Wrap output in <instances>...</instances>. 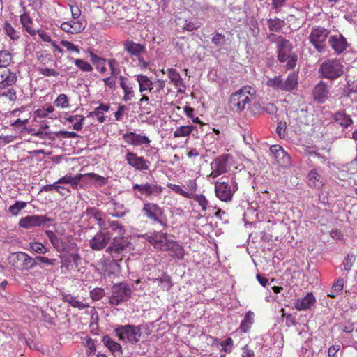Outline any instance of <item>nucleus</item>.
Returning <instances> with one entry per match:
<instances>
[{
  "label": "nucleus",
  "instance_id": "f257e3e1",
  "mask_svg": "<svg viewBox=\"0 0 357 357\" xmlns=\"http://www.w3.org/2000/svg\"><path fill=\"white\" fill-rule=\"evenodd\" d=\"M256 98V90L250 86H244L233 93L229 98V107L234 112L241 113Z\"/></svg>",
  "mask_w": 357,
  "mask_h": 357
},
{
  "label": "nucleus",
  "instance_id": "f03ea898",
  "mask_svg": "<svg viewBox=\"0 0 357 357\" xmlns=\"http://www.w3.org/2000/svg\"><path fill=\"white\" fill-rule=\"evenodd\" d=\"M277 47L278 61L281 63L287 62L285 68L287 70L294 68L297 63L298 56L292 51V45L290 41L282 38L278 42Z\"/></svg>",
  "mask_w": 357,
  "mask_h": 357
},
{
  "label": "nucleus",
  "instance_id": "7ed1b4c3",
  "mask_svg": "<svg viewBox=\"0 0 357 357\" xmlns=\"http://www.w3.org/2000/svg\"><path fill=\"white\" fill-rule=\"evenodd\" d=\"M164 188L156 182L135 183L132 185V190L135 197L142 199L144 198L154 199L159 197L163 192Z\"/></svg>",
  "mask_w": 357,
  "mask_h": 357
},
{
  "label": "nucleus",
  "instance_id": "20e7f679",
  "mask_svg": "<svg viewBox=\"0 0 357 357\" xmlns=\"http://www.w3.org/2000/svg\"><path fill=\"white\" fill-rule=\"evenodd\" d=\"M344 66L337 59H327L319 67V73L324 78L335 79L344 73Z\"/></svg>",
  "mask_w": 357,
  "mask_h": 357
},
{
  "label": "nucleus",
  "instance_id": "39448f33",
  "mask_svg": "<svg viewBox=\"0 0 357 357\" xmlns=\"http://www.w3.org/2000/svg\"><path fill=\"white\" fill-rule=\"evenodd\" d=\"M132 294L131 287L126 282L114 284L111 289V296L109 298V303L112 305L128 301Z\"/></svg>",
  "mask_w": 357,
  "mask_h": 357
},
{
  "label": "nucleus",
  "instance_id": "423d86ee",
  "mask_svg": "<svg viewBox=\"0 0 357 357\" xmlns=\"http://www.w3.org/2000/svg\"><path fill=\"white\" fill-rule=\"evenodd\" d=\"M130 244V241L126 237L116 236L112 238L105 251L111 255L114 261H121L122 257L128 253Z\"/></svg>",
  "mask_w": 357,
  "mask_h": 357
},
{
  "label": "nucleus",
  "instance_id": "0eeeda50",
  "mask_svg": "<svg viewBox=\"0 0 357 357\" xmlns=\"http://www.w3.org/2000/svg\"><path fill=\"white\" fill-rule=\"evenodd\" d=\"M114 333L121 341L127 340L132 344H136L139 341L141 336V326L127 324L119 326Z\"/></svg>",
  "mask_w": 357,
  "mask_h": 357
},
{
  "label": "nucleus",
  "instance_id": "6e6552de",
  "mask_svg": "<svg viewBox=\"0 0 357 357\" xmlns=\"http://www.w3.org/2000/svg\"><path fill=\"white\" fill-rule=\"evenodd\" d=\"M142 211L144 215L152 222H158L164 227H167L164 210L157 204L146 202L143 204Z\"/></svg>",
  "mask_w": 357,
  "mask_h": 357
},
{
  "label": "nucleus",
  "instance_id": "1a4fd4ad",
  "mask_svg": "<svg viewBox=\"0 0 357 357\" xmlns=\"http://www.w3.org/2000/svg\"><path fill=\"white\" fill-rule=\"evenodd\" d=\"M238 189V185L236 181H232L231 185L226 181H216L215 182V195L222 202H229L231 201Z\"/></svg>",
  "mask_w": 357,
  "mask_h": 357
},
{
  "label": "nucleus",
  "instance_id": "9d476101",
  "mask_svg": "<svg viewBox=\"0 0 357 357\" xmlns=\"http://www.w3.org/2000/svg\"><path fill=\"white\" fill-rule=\"evenodd\" d=\"M111 234L107 229H100L95 236L89 240V245L93 250H102L107 248V245L111 241Z\"/></svg>",
  "mask_w": 357,
  "mask_h": 357
},
{
  "label": "nucleus",
  "instance_id": "9b49d317",
  "mask_svg": "<svg viewBox=\"0 0 357 357\" xmlns=\"http://www.w3.org/2000/svg\"><path fill=\"white\" fill-rule=\"evenodd\" d=\"M329 31L326 29L317 26L312 28L309 36L310 42L319 52L322 51L325 47V41L328 38Z\"/></svg>",
  "mask_w": 357,
  "mask_h": 357
},
{
  "label": "nucleus",
  "instance_id": "f8f14e48",
  "mask_svg": "<svg viewBox=\"0 0 357 357\" xmlns=\"http://www.w3.org/2000/svg\"><path fill=\"white\" fill-rule=\"evenodd\" d=\"M148 241L155 248L161 251H169L171 242L174 240L169 238L167 233L154 232L151 236H146Z\"/></svg>",
  "mask_w": 357,
  "mask_h": 357
},
{
  "label": "nucleus",
  "instance_id": "ddd939ff",
  "mask_svg": "<svg viewBox=\"0 0 357 357\" xmlns=\"http://www.w3.org/2000/svg\"><path fill=\"white\" fill-rule=\"evenodd\" d=\"M127 163L137 171H146L149 169L150 161L142 156H138L133 152H128L126 155Z\"/></svg>",
  "mask_w": 357,
  "mask_h": 357
},
{
  "label": "nucleus",
  "instance_id": "4468645a",
  "mask_svg": "<svg viewBox=\"0 0 357 357\" xmlns=\"http://www.w3.org/2000/svg\"><path fill=\"white\" fill-rule=\"evenodd\" d=\"M52 219L45 215H33L22 218L19 221V226L22 228H31L52 222Z\"/></svg>",
  "mask_w": 357,
  "mask_h": 357
},
{
  "label": "nucleus",
  "instance_id": "2eb2a0df",
  "mask_svg": "<svg viewBox=\"0 0 357 357\" xmlns=\"http://www.w3.org/2000/svg\"><path fill=\"white\" fill-rule=\"evenodd\" d=\"M86 22L82 19H73L61 23L60 28L63 31L70 34L81 33L85 29Z\"/></svg>",
  "mask_w": 357,
  "mask_h": 357
},
{
  "label": "nucleus",
  "instance_id": "dca6fc26",
  "mask_svg": "<svg viewBox=\"0 0 357 357\" xmlns=\"http://www.w3.org/2000/svg\"><path fill=\"white\" fill-rule=\"evenodd\" d=\"M270 151L280 166L287 167L290 165L291 158L281 146L272 145Z\"/></svg>",
  "mask_w": 357,
  "mask_h": 357
},
{
  "label": "nucleus",
  "instance_id": "f3484780",
  "mask_svg": "<svg viewBox=\"0 0 357 357\" xmlns=\"http://www.w3.org/2000/svg\"><path fill=\"white\" fill-rule=\"evenodd\" d=\"M122 138L126 144L134 146H139L143 144L149 145L151 143L149 137L135 132H126L123 134Z\"/></svg>",
  "mask_w": 357,
  "mask_h": 357
},
{
  "label": "nucleus",
  "instance_id": "a211bd4d",
  "mask_svg": "<svg viewBox=\"0 0 357 357\" xmlns=\"http://www.w3.org/2000/svg\"><path fill=\"white\" fill-rule=\"evenodd\" d=\"M167 73L171 82L177 89V92L178 93H183L185 91L186 86L179 73L176 69L167 68Z\"/></svg>",
  "mask_w": 357,
  "mask_h": 357
},
{
  "label": "nucleus",
  "instance_id": "6ab92c4d",
  "mask_svg": "<svg viewBox=\"0 0 357 357\" xmlns=\"http://www.w3.org/2000/svg\"><path fill=\"white\" fill-rule=\"evenodd\" d=\"M22 11L23 13L20 15L22 26L31 36H35L36 35V29L33 26V19L24 6L22 8Z\"/></svg>",
  "mask_w": 357,
  "mask_h": 357
},
{
  "label": "nucleus",
  "instance_id": "aec40b11",
  "mask_svg": "<svg viewBox=\"0 0 357 357\" xmlns=\"http://www.w3.org/2000/svg\"><path fill=\"white\" fill-rule=\"evenodd\" d=\"M119 85L123 91V100L124 101L131 100L135 96V90L132 84L128 79L123 75L119 76Z\"/></svg>",
  "mask_w": 357,
  "mask_h": 357
},
{
  "label": "nucleus",
  "instance_id": "412c9836",
  "mask_svg": "<svg viewBox=\"0 0 357 357\" xmlns=\"http://www.w3.org/2000/svg\"><path fill=\"white\" fill-rule=\"evenodd\" d=\"M328 43L337 54L342 53L347 47V40L341 34L331 36Z\"/></svg>",
  "mask_w": 357,
  "mask_h": 357
},
{
  "label": "nucleus",
  "instance_id": "4be33fe9",
  "mask_svg": "<svg viewBox=\"0 0 357 357\" xmlns=\"http://www.w3.org/2000/svg\"><path fill=\"white\" fill-rule=\"evenodd\" d=\"M17 82V75L15 73L11 71L8 68L0 67V84L4 87L10 86Z\"/></svg>",
  "mask_w": 357,
  "mask_h": 357
},
{
  "label": "nucleus",
  "instance_id": "5701e85b",
  "mask_svg": "<svg viewBox=\"0 0 357 357\" xmlns=\"http://www.w3.org/2000/svg\"><path fill=\"white\" fill-rule=\"evenodd\" d=\"M123 49L130 55L139 57L146 52V47L144 45L135 43L132 40H126L123 43Z\"/></svg>",
  "mask_w": 357,
  "mask_h": 357
},
{
  "label": "nucleus",
  "instance_id": "b1692460",
  "mask_svg": "<svg viewBox=\"0 0 357 357\" xmlns=\"http://www.w3.org/2000/svg\"><path fill=\"white\" fill-rule=\"evenodd\" d=\"M61 300L63 302L68 303L71 307L74 308H77L79 310H82L89 307V305L88 303H84L79 301L77 296H74L65 292H61Z\"/></svg>",
  "mask_w": 357,
  "mask_h": 357
},
{
  "label": "nucleus",
  "instance_id": "393cba45",
  "mask_svg": "<svg viewBox=\"0 0 357 357\" xmlns=\"http://www.w3.org/2000/svg\"><path fill=\"white\" fill-rule=\"evenodd\" d=\"M316 302V298L312 293H307L303 298H298L295 303L294 307L299 310H306L310 308Z\"/></svg>",
  "mask_w": 357,
  "mask_h": 357
},
{
  "label": "nucleus",
  "instance_id": "a878e982",
  "mask_svg": "<svg viewBox=\"0 0 357 357\" xmlns=\"http://www.w3.org/2000/svg\"><path fill=\"white\" fill-rule=\"evenodd\" d=\"M135 79L139 85V91L141 93L145 91L151 93L153 91V82L148 76L144 74H137L135 75Z\"/></svg>",
  "mask_w": 357,
  "mask_h": 357
},
{
  "label": "nucleus",
  "instance_id": "bb28decb",
  "mask_svg": "<svg viewBox=\"0 0 357 357\" xmlns=\"http://www.w3.org/2000/svg\"><path fill=\"white\" fill-rule=\"evenodd\" d=\"M307 178V185L310 188L319 189L324 185V178L315 169L309 172Z\"/></svg>",
  "mask_w": 357,
  "mask_h": 357
},
{
  "label": "nucleus",
  "instance_id": "cd10ccee",
  "mask_svg": "<svg viewBox=\"0 0 357 357\" xmlns=\"http://www.w3.org/2000/svg\"><path fill=\"white\" fill-rule=\"evenodd\" d=\"M328 92L327 84L324 82L320 81L314 89V98L319 102H324L328 97Z\"/></svg>",
  "mask_w": 357,
  "mask_h": 357
},
{
  "label": "nucleus",
  "instance_id": "c85d7f7f",
  "mask_svg": "<svg viewBox=\"0 0 357 357\" xmlns=\"http://www.w3.org/2000/svg\"><path fill=\"white\" fill-rule=\"evenodd\" d=\"M15 258L17 261L22 262L21 268L22 270H30L37 265V259H36V257L32 258L25 252H17L15 255Z\"/></svg>",
  "mask_w": 357,
  "mask_h": 357
},
{
  "label": "nucleus",
  "instance_id": "c756f323",
  "mask_svg": "<svg viewBox=\"0 0 357 357\" xmlns=\"http://www.w3.org/2000/svg\"><path fill=\"white\" fill-rule=\"evenodd\" d=\"M102 342L113 354L114 357H119L122 354L123 351L121 344L112 340L109 335H104Z\"/></svg>",
  "mask_w": 357,
  "mask_h": 357
},
{
  "label": "nucleus",
  "instance_id": "7c9ffc66",
  "mask_svg": "<svg viewBox=\"0 0 357 357\" xmlns=\"http://www.w3.org/2000/svg\"><path fill=\"white\" fill-rule=\"evenodd\" d=\"M86 214L90 218H93L98 223L100 229H107V222L102 218V213L96 208H87Z\"/></svg>",
  "mask_w": 357,
  "mask_h": 357
},
{
  "label": "nucleus",
  "instance_id": "2f4dec72",
  "mask_svg": "<svg viewBox=\"0 0 357 357\" xmlns=\"http://www.w3.org/2000/svg\"><path fill=\"white\" fill-rule=\"evenodd\" d=\"M83 177L84 175L82 174H78L75 176H73L71 174H66L65 176L61 177L57 181V183L61 184H70L73 189H77L81 179Z\"/></svg>",
  "mask_w": 357,
  "mask_h": 357
},
{
  "label": "nucleus",
  "instance_id": "473e14b6",
  "mask_svg": "<svg viewBox=\"0 0 357 357\" xmlns=\"http://www.w3.org/2000/svg\"><path fill=\"white\" fill-rule=\"evenodd\" d=\"M333 119L340 126L344 128H348L353 123L350 115L347 114L344 111L335 112L333 116Z\"/></svg>",
  "mask_w": 357,
  "mask_h": 357
},
{
  "label": "nucleus",
  "instance_id": "72a5a7b5",
  "mask_svg": "<svg viewBox=\"0 0 357 357\" xmlns=\"http://www.w3.org/2000/svg\"><path fill=\"white\" fill-rule=\"evenodd\" d=\"M298 74L296 73H292L289 74L286 80H283V86H282V91L290 92L295 89H296L298 86Z\"/></svg>",
  "mask_w": 357,
  "mask_h": 357
},
{
  "label": "nucleus",
  "instance_id": "f704fd0d",
  "mask_svg": "<svg viewBox=\"0 0 357 357\" xmlns=\"http://www.w3.org/2000/svg\"><path fill=\"white\" fill-rule=\"evenodd\" d=\"M255 314L253 312L249 310L245 315L243 319L239 326V330L244 333H247L250 331L254 324Z\"/></svg>",
  "mask_w": 357,
  "mask_h": 357
},
{
  "label": "nucleus",
  "instance_id": "c9c22d12",
  "mask_svg": "<svg viewBox=\"0 0 357 357\" xmlns=\"http://www.w3.org/2000/svg\"><path fill=\"white\" fill-rule=\"evenodd\" d=\"M45 234L50 241L53 247L58 251L61 252L65 249V244L61 238H59L54 231L47 230Z\"/></svg>",
  "mask_w": 357,
  "mask_h": 357
},
{
  "label": "nucleus",
  "instance_id": "e433bc0d",
  "mask_svg": "<svg viewBox=\"0 0 357 357\" xmlns=\"http://www.w3.org/2000/svg\"><path fill=\"white\" fill-rule=\"evenodd\" d=\"M187 199H192L197 202L199 206L201 207L202 211L205 212L208 208L209 202L206 199V196L203 194H194L190 192L189 197Z\"/></svg>",
  "mask_w": 357,
  "mask_h": 357
},
{
  "label": "nucleus",
  "instance_id": "4c0bfd02",
  "mask_svg": "<svg viewBox=\"0 0 357 357\" xmlns=\"http://www.w3.org/2000/svg\"><path fill=\"white\" fill-rule=\"evenodd\" d=\"M344 281L342 278L337 279L330 291V293L328 294V296L332 298H335L337 296L340 295L344 288Z\"/></svg>",
  "mask_w": 357,
  "mask_h": 357
},
{
  "label": "nucleus",
  "instance_id": "58836bf2",
  "mask_svg": "<svg viewBox=\"0 0 357 357\" xmlns=\"http://www.w3.org/2000/svg\"><path fill=\"white\" fill-rule=\"evenodd\" d=\"M58 184L60 183H57L56 181L53 184L46 185L43 187V190L47 192L55 190L58 193L61 194L63 196H69L71 192L70 190L66 187L59 185Z\"/></svg>",
  "mask_w": 357,
  "mask_h": 357
},
{
  "label": "nucleus",
  "instance_id": "ea45409f",
  "mask_svg": "<svg viewBox=\"0 0 357 357\" xmlns=\"http://www.w3.org/2000/svg\"><path fill=\"white\" fill-rule=\"evenodd\" d=\"M169 251H172L173 252L172 257H174L178 259H183L184 257V248L176 241H173L171 242Z\"/></svg>",
  "mask_w": 357,
  "mask_h": 357
},
{
  "label": "nucleus",
  "instance_id": "a19ab883",
  "mask_svg": "<svg viewBox=\"0 0 357 357\" xmlns=\"http://www.w3.org/2000/svg\"><path fill=\"white\" fill-rule=\"evenodd\" d=\"M83 175L84 177L89 178L93 184L98 185V186H103L108 182V178L107 177L102 176L93 172L84 174Z\"/></svg>",
  "mask_w": 357,
  "mask_h": 357
},
{
  "label": "nucleus",
  "instance_id": "79ce46f5",
  "mask_svg": "<svg viewBox=\"0 0 357 357\" xmlns=\"http://www.w3.org/2000/svg\"><path fill=\"white\" fill-rule=\"evenodd\" d=\"M195 128L194 126H182L176 128L173 135L175 138L188 137Z\"/></svg>",
  "mask_w": 357,
  "mask_h": 357
},
{
  "label": "nucleus",
  "instance_id": "37998d69",
  "mask_svg": "<svg viewBox=\"0 0 357 357\" xmlns=\"http://www.w3.org/2000/svg\"><path fill=\"white\" fill-rule=\"evenodd\" d=\"M267 24L269 30L273 32L280 31L285 26L284 21L279 18L268 19L267 20Z\"/></svg>",
  "mask_w": 357,
  "mask_h": 357
},
{
  "label": "nucleus",
  "instance_id": "c03bdc74",
  "mask_svg": "<svg viewBox=\"0 0 357 357\" xmlns=\"http://www.w3.org/2000/svg\"><path fill=\"white\" fill-rule=\"evenodd\" d=\"M13 63V55L8 50L0 51V67L8 68Z\"/></svg>",
  "mask_w": 357,
  "mask_h": 357
},
{
  "label": "nucleus",
  "instance_id": "a18cd8bd",
  "mask_svg": "<svg viewBox=\"0 0 357 357\" xmlns=\"http://www.w3.org/2000/svg\"><path fill=\"white\" fill-rule=\"evenodd\" d=\"M107 228H110L113 231H116L119 236H124L126 230L119 222L115 220H108L107 222Z\"/></svg>",
  "mask_w": 357,
  "mask_h": 357
},
{
  "label": "nucleus",
  "instance_id": "49530a36",
  "mask_svg": "<svg viewBox=\"0 0 357 357\" xmlns=\"http://www.w3.org/2000/svg\"><path fill=\"white\" fill-rule=\"evenodd\" d=\"M74 63L82 72L91 73L93 70L91 64L82 59H74Z\"/></svg>",
  "mask_w": 357,
  "mask_h": 357
},
{
  "label": "nucleus",
  "instance_id": "de8ad7c7",
  "mask_svg": "<svg viewBox=\"0 0 357 357\" xmlns=\"http://www.w3.org/2000/svg\"><path fill=\"white\" fill-rule=\"evenodd\" d=\"M266 85L274 89L282 91L283 79L281 76H275L273 78L268 79Z\"/></svg>",
  "mask_w": 357,
  "mask_h": 357
},
{
  "label": "nucleus",
  "instance_id": "09e8293b",
  "mask_svg": "<svg viewBox=\"0 0 357 357\" xmlns=\"http://www.w3.org/2000/svg\"><path fill=\"white\" fill-rule=\"evenodd\" d=\"M106 63L109 66L110 75L118 76V75L121 73L118 61L116 59L111 58L107 59Z\"/></svg>",
  "mask_w": 357,
  "mask_h": 357
},
{
  "label": "nucleus",
  "instance_id": "8fccbe9b",
  "mask_svg": "<svg viewBox=\"0 0 357 357\" xmlns=\"http://www.w3.org/2000/svg\"><path fill=\"white\" fill-rule=\"evenodd\" d=\"M26 205L25 202L17 201L13 205L10 206L8 211L12 215L17 216L22 209L26 207Z\"/></svg>",
  "mask_w": 357,
  "mask_h": 357
},
{
  "label": "nucleus",
  "instance_id": "3c124183",
  "mask_svg": "<svg viewBox=\"0 0 357 357\" xmlns=\"http://www.w3.org/2000/svg\"><path fill=\"white\" fill-rule=\"evenodd\" d=\"M54 103L56 107H60L61 109L68 108L70 105L68 98L64 93L59 95L54 100Z\"/></svg>",
  "mask_w": 357,
  "mask_h": 357
},
{
  "label": "nucleus",
  "instance_id": "603ef678",
  "mask_svg": "<svg viewBox=\"0 0 357 357\" xmlns=\"http://www.w3.org/2000/svg\"><path fill=\"white\" fill-rule=\"evenodd\" d=\"M3 29L10 39L15 40L20 38L19 33L15 29L10 23L6 22L4 23Z\"/></svg>",
  "mask_w": 357,
  "mask_h": 357
},
{
  "label": "nucleus",
  "instance_id": "864d4df0",
  "mask_svg": "<svg viewBox=\"0 0 357 357\" xmlns=\"http://www.w3.org/2000/svg\"><path fill=\"white\" fill-rule=\"evenodd\" d=\"M37 71L45 77H57L59 75V71L47 67H39L37 68Z\"/></svg>",
  "mask_w": 357,
  "mask_h": 357
},
{
  "label": "nucleus",
  "instance_id": "5fc2aeb1",
  "mask_svg": "<svg viewBox=\"0 0 357 357\" xmlns=\"http://www.w3.org/2000/svg\"><path fill=\"white\" fill-rule=\"evenodd\" d=\"M0 96L10 102H15L17 100V93L13 88H9L2 91Z\"/></svg>",
  "mask_w": 357,
  "mask_h": 357
},
{
  "label": "nucleus",
  "instance_id": "6e6d98bb",
  "mask_svg": "<svg viewBox=\"0 0 357 357\" xmlns=\"http://www.w3.org/2000/svg\"><path fill=\"white\" fill-rule=\"evenodd\" d=\"M29 248L38 254H45L47 252V249L40 242H30Z\"/></svg>",
  "mask_w": 357,
  "mask_h": 357
},
{
  "label": "nucleus",
  "instance_id": "4d7b16f0",
  "mask_svg": "<svg viewBox=\"0 0 357 357\" xmlns=\"http://www.w3.org/2000/svg\"><path fill=\"white\" fill-rule=\"evenodd\" d=\"M61 45L63 47H65L66 50L69 52H75L77 54H79L80 52V49L79 46L75 45L74 43L70 41L62 40L61 41Z\"/></svg>",
  "mask_w": 357,
  "mask_h": 357
},
{
  "label": "nucleus",
  "instance_id": "13d9d810",
  "mask_svg": "<svg viewBox=\"0 0 357 357\" xmlns=\"http://www.w3.org/2000/svg\"><path fill=\"white\" fill-rule=\"evenodd\" d=\"M91 61L96 66V69H99L100 64H105L107 59L96 54L93 52H89Z\"/></svg>",
  "mask_w": 357,
  "mask_h": 357
},
{
  "label": "nucleus",
  "instance_id": "bf43d9fd",
  "mask_svg": "<svg viewBox=\"0 0 357 357\" xmlns=\"http://www.w3.org/2000/svg\"><path fill=\"white\" fill-rule=\"evenodd\" d=\"M167 186L172 190L174 192L183 196L185 198H188L189 197V192H187L184 190L180 185L176 184H173L171 183H169L167 184Z\"/></svg>",
  "mask_w": 357,
  "mask_h": 357
},
{
  "label": "nucleus",
  "instance_id": "052dcab7",
  "mask_svg": "<svg viewBox=\"0 0 357 357\" xmlns=\"http://www.w3.org/2000/svg\"><path fill=\"white\" fill-rule=\"evenodd\" d=\"M85 347L86 352L88 356L93 355L96 351L95 341L91 337L86 338Z\"/></svg>",
  "mask_w": 357,
  "mask_h": 357
},
{
  "label": "nucleus",
  "instance_id": "680f3d73",
  "mask_svg": "<svg viewBox=\"0 0 357 357\" xmlns=\"http://www.w3.org/2000/svg\"><path fill=\"white\" fill-rule=\"evenodd\" d=\"M104 289L96 287L90 291V296L93 301H99L105 296Z\"/></svg>",
  "mask_w": 357,
  "mask_h": 357
},
{
  "label": "nucleus",
  "instance_id": "e2e57ef3",
  "mask_svg": "<svg viewBox=\"0 0 357 357\" xmlns=\"http://www.w3.org/2000/svg\"><path fill=\"white\" fill-rule=\"evenodd\" d=\"M116 79L117 76L110 75V76L103 78L102 82L109 89L114 90L116 88Z\"/></svg>",
  "mask_w": 357,
  "mask_h": 357
},
{
  "label": "nucleus",
  "instance_id": "0e129e2a",
  "mask_svg": "<svg viewBox=\"0 0 357 357\" xmlns=\"http://www.w3.org/2000/svg\"><path fill=\"white\" fill-rule=\"evenodd\" d=\"M87 117H97L98 122L101 123H104L106 120L104 113L98 109V107H96L93 111L89 112Z\"/></svg>",
  "mask_w": 357,
  "mask_h": 357
},
{
  "label": "nucleus",
  "instance_id": "69168bd1",
  "mask_svg": "<svg viewBox=\"0 0 357 357\" xmlns=\"http://www.w3.org/2000/svg\"><path fill=\"white\" fill-rule=\"evenodd\" d=\"M36 55L37 60L43 65L47 64L52 60L51 56L48 54L37 52Z\"/></svg>",
  "mask_w": 357,
  "mask_h": 357
},
{
  "label": "nucleus",
  "instance_id": "338daca9",
  "mask_svg": "<svg viewBox=\"0 0 357 357\" xmlns=\"http://www.w3.org/2000/svg\"><path fill=\"white\" fill-rule=\"evenodd\" d=\"M222 350L225 353H229L233 346V340L231 337H227L225 340L220 342Z\"/></svg>",
  "mask_w": 357,
  "mask_h": 357
},
{
  "label": "nucleus",
  "instance_id": "774afa93",
  "mask_svg": "<svg viewBox=\"0 0 357 357\" xmlns=\"http://www.w3.org/2000/svg\"><path fill=\"white\" fill-rule=\"evenodd\" d=\"M355 261V256L352 254H348L343 261V266L345 271H349Z\"/></svg>",
  "mask_w": 357,
  "mask_h": 357
}]
</instances>
